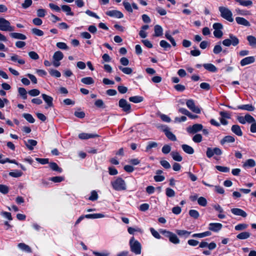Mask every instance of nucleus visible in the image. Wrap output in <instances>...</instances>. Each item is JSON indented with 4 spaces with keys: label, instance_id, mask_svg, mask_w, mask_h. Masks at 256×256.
<instances>
[{
    "label": "nucleus",
    "instance_id": "nucleus-63",
    "mask_svg": "<svg viewBox=\"0 0 256 256\" xmlns=\"http://www.w3.org/2000/svg\"><path fill=\"white\" fill-rule=\"evenodd\" d=\"M123 5L125 8V9L130 12H132V6L130 4L127 2H124Z\"/></svg>",
    "mask_w": 256,
    "mask_h": 256
},
{
    "label": "nucleus",
    "instance_id": "nucleus-32",
    "mask_svg": "<svg viewBox=\"0 0 256 256\" xmlns=\"http://www.w3.org/2000/svg\"><path fill=\"white\" fill-rule=\"evenodd\" d=\"M170 155L175 161L181 162L182 160V156L177 152H172L170 153Z\"/></svg>",
    "mask_w": 256,
    "mask_h": 256
},
{
    "label": "nucleus",
    "instance_id": "nucleus-64",
    "mask_svg": "<svg viewBox=\"0 0 256 256\" xmlns=\"http://www.w3.org/2000/svg\"><path fill=\"white\" fill-rule=\"evenodd\" d=\"M29 56L32 60H36L39 58V56L35 52L32 51L28 52Z\"/></svg>",
    "mask_w": 256,
    "mask_h": 256
},
{
    "label": "nucleus",
    "instance_id": "nucleus-17",
    "mask_svg": "<svg viewBox=\"0 0 256 256\" xmlns=\"http://www.w3.org/2000/svg\"><path fill=\"white\" fill-rule=\"evenodd\" d=\"M98 136H99L98 134H95L81 133L78 134V138L81 140H87Z\"/></svg>",
    "mask_w": 256,
    "mask_h": 256
},
{
    "label": "nucleus",
    "instance_id": "nucleus-1",
    "mask_svg": "<svg viewBox=\"0 0 256 256\" xmlns=\"http://www.w3.org/2000/svg\"><path fill=\"white\" fill-rule=\"evenodd\" d=\"M111 184L113 188L117 191L124 190L126 189V185L124 180L120 177L111 182Z\"/></svg>",
    "mask_w": 256,
    "mask_h": 256
},
{
    "label": "nucleus",
    "instance_id": "nucleus-37",
    "mask_svg": "<svg viewBox=\"0 0 256 256\" xmlns=\"http://www.w3.org/2000/svg\"><path fill=\"white\" fill-rule=\"evenodd\" d=\"M62 10L66 12V15L73 16L74 15V12H72L71 8L67 5L62 6Z\"/></svg>",
    "mask_w": 256,
    "mask_h": 256
},
{
    "label": "nucleus",
    "instance_id": "nucleus-2",
    "mask_svg": "<svg viewBox=\"0 0 256 256\" xmlns=\"http://www.w3.org/2000/svg\"><path fill=\"white\" fill-rule=\"evenodd\" d=\"M130 250L136 254H140L141 253L142 246L139 242L136 240L134 237H132L130 240Z\"/></svg>",
    "mask_w": 256,
    "mask_h": 256
},
{
    "label": "nucleus",
    "instance_id": "nucleus-7",
    "mask_svg": "<svg viewBox=\"0 0 256 256\" xmlns=\"http://www.w3.org/2000/svg\"><path fill=\"white\" fill-rule=\"evenodd\" d=\"M118 106L120 108H122V110L126 113H130L131 112V106L124 98L120 100L118 102Z\"/></svg>",
    "mask_w": 256,
    "mask_h": 256
},
{
    "label": "nucleus",
    "instance_id": "nucleus-50",
    "mask_svg": "<svg viewBox=\"0 0 256 256\" xmlns=\"http://www.w3.org/2000/svg\"><path fill=\"white\" fill-rule=\"evenodd\" d=\"M211 206L215 210L219 213H222L224 212L223 208L218 204H212Z\"/></svg>",
    "mask_w": 256,
    "mask_h": 256
},
{
    "label": "nucleus",
    "instance_id": "nucleus-31",
    "mask_svg": "<svg viewBox=\"0 0 256 256\" xmlns=\"http://www.w3.org/2000/svg\"><path fill=\"white\" fill-rule=\"evenodd\" d=\"M246 39L248 42V44L252 47L256 46V38L253 36H248Z\"/></svg>",
    "mask_w": 256,
    "mask_h": 256
},
{
    "label": "nucleus",
    "instance_id": "nucleus-15",
    "mask_svg": "<svg viewBox=\"0 0 256 256\" xmlns=\"http://www.w3.org/2000/svg\"><path fill=\"white\" fill-rule=\"evenodd\" d=\"M255 61L254 56H248L241 60L240 64L242 66H245L246 65L252 64Z\"/></svg>",
    "mask_w": 256,
    "mask_h": 256
},
{
    "label": "nucleus",
    "instance_id": "nucleus-58",
    "mask_svg": "<svg viewBox=\"0 0 256 256\" xmlns=\"http://www.w3.org/2000/svg\"><path fill=\"white\" fill-rule=\"evenodd\" d=\"M22 172L18 170H16L15 172H9V175L14 178L20 177L22 176Z\"/></svg>",
    "mask_w": 256,
    "mask_h": 256
},
{
    "label": "nucleus",
    "instance_id": "nucleus-42",
    "mask_svg": "<svg viewBox=\"0 0 256 256\" xmlns=\"http://www.w3.org/2000/svg\"><path fill=\"white\" fill-rule=\"evenodd\" d=\"M118 68L122 70L124 74H130L132 72V70L128 67H122V66H118Z\"/></svg>",
    "mask_w": 256,
    "mask_h": 256
},
{
    "label": "nucleus",
    "instance_id": "nucleus-28",
    "mask_svg": "<svg viewBox=\"0 0 256 256\" xmlns=\"http://www.w3.org/2000/svg\"><path fill=\"white\" fill-rule=\"evenodd\" d=\"M235 138L233 136H224L221 140V144H224V143H232L234 142Z\"/></svg>",
    "mask_w": 256,
    "mask_h": 256
},
{
    "label": "nucleus",
    "instance_id": "nucleus-30",
    "mask_svg": "<svg viewBox=\"0 0 256 256\" xmlns=\"http://www.w3.org/2000/svg\"><path fill=\"white\" fill-rule=\"evenodd\" d=\"M250 234L248 232H242L236 236V238L239 240H246L249 238Z\"/></svg>",
    "mask_w": 256,
    "mask_h": 256
},
{
    "label": "nucleus",
    "instance_id": "nucleus-35",
    "mask_svg": "<svg viewBox=\"0 0 256 256\" xmlns=\"http://www.w3.org/2000/svg\"><path fill=\"white\" fill-rule=\"evenodd\" d=\"M165 135L170 140L173 142H176L177 139L176 136L172 133L170 130H165Z\"/></svg>",
    "mask_w": 256,
    "mask_h": 256
},
{
    "label": "nucleus",
    "instance_id": "nucleus-19",
    "mask_svg": "<svg viewBox=\"0 0 256 256\" xmlns=\"http://www.w3.org/2000/svg\"><path fill=\"white\" fill-rule=\"evenodd\" d=\"M236 21L238 24L240 25L244 26H250V22L246 18L242 17H236Z\"/></svg>",
    "mask_w": 256,
    "mask_h": 256
},
{
    "label": "nucleus",
    "instance_id": "nucleus-61",
    "mask_svg": "<svg viewBox=\"0 0 256 256\" xmlns=\"http://www.w3.org/2000/svg\"><path fill=\"white\" fill-rule=\"evenodd\" d=\"M192 140L196 143H199L202 140V136L200 134H196L192 138Z\"/></svg>",
    "mask_w": 256,
    "mask_h": 256
},
{
    "label": "nucleus",
    "instance_id": "nucleus-21",
    "mask_svg": "<svg viewBox=\"0 0 256 256\" xmlns=\"http://www.w3.org/2000/svg\"><path fill=\"white\" fill-rule=\"evenodd\" d=\"M236 2L242 6L248 8L252 6L253 4L251 0H236Z\"/></svg>",
    "mask_w": 256,
    "mask_h": 256
},
{
    "label": "nucleus",
    "instance_id": "nucleus-38",
    "mask_svg": "<svg viewBox=\"0 0 256 256\" xmlns=\"http://www.w3.org/2000/svg\"><path fill=\"white\" fill-rule=\"evenodd\" d=\"M158 146V144L157 142H152V141L149 142L148 143V145L146 146V151L147 152H149L150 149H152V148H156Z\"/></svg>",
    "mask_w": 256,
    "mask_h": 256
},
{
    "label": "nucleus",
    "instance_id": "nucleus-45",
    "mask_svg": "<svg viewBox=\"0 0 256 256\" xmlns=\"http://www.w3.org/2000/svg\"><path fill=\"white\" fill-rule=\"evenodd\" d=\"M230 38L232 45L233 46H236L238 44L239 40L236 36L232 34H230Z\"/></svg>",
    "mask_w": 256,
    "mask_h": 256
},
{
    "label": "nucleus",
    "instance_id": "nucleus-20",
    "mask_svg": "<svg viewBox=\"0 0 256 256\" xmlns=\"http://www.w3.org/2000/svg\"><path fill=\"white\" fill-rule=\"evenodd\" d=\"M238 109L245 110L248 112H253L255 110V108L252 104H247L238 106L237 107Z\"/></svg>",
    "mask_w": 256,
    "mask_h": 256
},
{
    "label": "nucleus",
    "instance_id": "nucleus-39",
    "mask_svg": "<svg viewBox=\"0 0 256 256\" xmlns=\"http://www.w3.org/2000/svg\"><path fill=\"white\" fill-rule=\"evenodd\" d=\"M176 234L181 236H184L185 238H187L190 234L191 232H188L186 230H176Z\"/></svg>",
    "mask_w": 256,
    "mask_h": 256
},
{
    "label": "nucleus",
    "instance_id": "nucleus-11",
    "mask_svg": "<svg viewBox=\"0 0 256 256\" xmlns=\"http://www.w3.org/2000/svg\"><path fill=\"white\" fill-rule=\"evenodd\" d=\"M186 105L188 108L194 112L196 114H200V108L196 106L194 100L192 99L187 100Z\"/></svg>",
    "mask_w": 256,
    "mask_h": 256
},
{
    "label": "nucleus",
    "instance_id": "nucleus-5",
    "mask_svg": "<svg viewBox=\"0 0 256 256\" xmlns=\"http://www.w3.org/2000/svg\"><path fill=\"white\" fill-rule=\"evenodd\" d=\"M160 232L164 234L165 236L169 238V240L174 244H178L180 242V240L178 238L177 236L166 230H162Z\"/></svg>",
    "mask_w": 256,
    "mask_h": 256
},
{
    "label": "nucleus",
    "instance_id": "nucleus-47",
    "mask_svg": "<svg viewBox=\"0 0 256 256\" xmlns=\"http://www.w3.org/2000/svg\"><path fill=\"white\" fill-rule=\"evenodd\" d=\"M165 36L166 38L170 40V42H171L172 44L174 46H176V44L175 42V40L174 38L170 34L169 32H166L165 34Z\"/></svg>",
    "mask_w": 256,
    "mask_h": 256
},
{
    "label": "nucleus",
    "instance_id": "nucleus-40",
    "mask_svg": "<svg viewBox=\"0 0 256 256\" xmlns=\"http://www.w3.org/2000/svg\"><path fill=\"white\" fill-rule=\"evenodd\" d=\"M81 82L85 84H92L94 83V80L91 77H86L82 78Z\"/></svg>",
    "mask_w": 256,
    "mask_h": 256
},
{
    "label": "nucleus",
    "instance_id": "nucleus-26",
    "mask_svg": "<svg viewBox=\"0 0 256 256\" xmlns=\"http://www.w3.org/2000/svg\"><path fill=\"white\" fill-rule=\"evenodd\" d=\"M64 58V54L60 51H56L52 56V60L60 61Z\"/></svg>",
    "mask_w": 256,
    "mask_h": 256
},
{
    "label": "nucleus",
    "instance_id": "nucleus-6",
    "mask_svg": "<svg viewBox=\"0 0 256 256\" xmlns=\"http://www.w3.org/2000/svg\"><path fill=\"white\" fill-rule=\"evenodd\" d=\"M236 120L240 124H244L246 122L250 124L255 121L254 118L248 114H246L244 116H238Z\"/></svg>",
    "mask_w": 256,
    "mask_h": 256
},
{
    "label": "nucleus",
    "instance_id": "nucleus-12",
    "mask_svg": "<svg viewBox=\"0 0 256 256\" xmlns=\"http://www.w3.org/2000/svg\"><path fill=\"white\" fill-rule=\"evenodd\" d=\"M106 14L118 18H121L124 17V14L122 12L117 10H109L106 12Z\"/></svg>",
    "mask_w": 256,
    "mask_h": 256
},
{
    "label": "nucleus",
    "instance_id": "nucleus-27",
    "mask_svg": "<svg viewBox=\"0 0 256 256\" xmlns=\"http://www.w3.org/2000/svg\"><path fill=\"white\" fill-rule=\"evenodd\" d=\"M182 148L185 152L188 154H192L194 152V150L193 148L188 144H182Z\"/></svg>",
    "mask_w": 256,
    "mask_h": 256
},
{
    "label": "nucleus",
    "instance_id": "nucleus-46",
    "mask_svg": "<svg viewBox=\"0 0 256 256\" xmlns=\"http://www.w3.org/2000/svg\"><path fill=\"white\" fill-rule=\"evenodd\" d=\"M31 31L32 34L36 36H41L44 34V32L42 30L36 28H32Z\"/></svg>",
    "mask_w": 256,
    "mask_h": 256
},
{
    "label": "nucleus",
    "instance_id": "nucleus-49",
    "mask_svg": "<svg viewBox=\"0 0 256 256\" xmlns=\"http://www.w3.org/2000/svg\"><path fill=\"white\" fill-rule=\"evenodd\" d=\"M9 192L8 187L4 184H0V192L2 194H7Z\"/></svg>",
    "mask_w": 256,
    "mask_h": 256
},
{
    "label": "nucleus",
    "instance_id": "nucleus-53",
    "mask_svg": "<svg viewBox=\"0 0 256 256\" xmlns=\"http://www.w3.org/2000/svg\"><path fill=\"white\" fill-rule=\"evenodd\" d=\"M248 225L245 224H238L235 226L234 228L236 230H242L248 228Z\"/></svg>",
    "mask_w": 256,
    "mask_h": 256
},
{
    "label": "nucleus",
    "instance_id": "nucleus-62",
    "mask_svg": "<svg viewBox=\"0 0 256 256\" xmlns=\"http://www.w3.org/2000/svg\"><path fill=\"white\" fill-rule=\"evenodd\" d=\"M50 74L52 76L56 78H60L61 76L60 72L56 70H52L50 71Z\"/></svg>",
    "mask_w": 256,
    "mask_h": 256
},
{
    "label": "nucleus",
    "instance_id": "nucleus-55",
    "mask_svg": "<svg viewBox=\"0 0 256 256\" xmlns=\"http://www.w3.org/2000/svg\"><path fill=\"white\" fill-rule=\"evenodd\" d=\"M166 194L167 196L172 198L175 196V192L170 188H166Z\"/></svg>",
    "mask_w": 256,
    "mask_h": 256
},
{
    "label": "nucleus",
    "instance_id": "nucleus-22",
    "mask_svg": "<svg viewBox=\"0 0 256 256\" xmlns=\"http://www.w3.org/2000/svg\"><path fill=\"white\" fill-rule=\"evenodd\" d=\"M10 36L14 38L18 39L21 40H25L26 39V36L18 32H12L10 34Z\"/></svg>",
    "mask_w": 256,
    "mask_h": 256
},
{
    "label": "nucleus",
    "instance_id": "nucleus-54",
    "mask_svg": "<svg viewBox=\"0 0 256 256\" xmlns=\"http://www.w3.org/2000/svg\"><path fill=\"white\" fill-rule=\"evenodd\" d=\"M50 180L54 182H60L64 180V178L60 176H54L50 178Z\"/></svg>",
    "mask_w": 256,
    "mask_h": 256
},
{
    "label": "nucleus",
    "instance_id": "nucleus-48",
    "mask_svg": "<svg viewBox=\"0 0 256 256\" xmlns=\"http://www.w3.org/2000/svg\"><path fill=\"white\" fill-rule=\"evenodd\" d=\"M160 45L161 47L163 48L165 50L170 48L171 46L166 41L164 40H162L160 42Z\"/></svg>",
    "mask_w": 256,
    "mask_h": 256
},
{
    "label": "nucleus",
    "instance_id": "nucleus-29",
    "mask_svg": "<svg viewBox=\"0 0 256 256\" xmlns=\"http://www.w3.org/2000/svg\"><path fill=\"white\" fill-rule=\"evenodd\" d=\"M154 36H161L163 34V29L162 27L160 25H156L154 28Z\"/></svg>",
    "mask_w": 256,
    "mask_h": 256
},
{
    "label": "nucleus",
    "instance_id": "nucleus-56",
    "mask_svg": "<svg viewBox=\"0 0 256 256\" xmlns=\"http://www.w3.org/2000/svg\"><path fill=\"white\" fill-rule=\"evenodd\" d=\"M171 150V146L168 144H165L162 148V152L164 154H168Z\"/></svg>",
    "mask_w": 256,
    "mask_h": 256
},
{
    "label": "nucleus",
    "instance_id": "nucleus-14",
    "mask_svg": "<svg viewBox=\"0 0 256 256\" xmlns=\"http://www.w3.org/2000/svg\"><path fill=\"white\" fill-rule=\"evenodd\" d=\"M222 225L220 223L209 224V230L214 232H219L222 228Z\"/></svg>",
    "mask_w": 256,
    "mask_h": 256
},
{
    "label": "nucleus",
    "instance_id": "nucleus-52",
    "mask_svg": "<svg viewBox=\"0 0 256 256\" xmlns=\"http://www.w3.org/2000/svg\"><path fill=\"white\" fill-rule=\"evenodd\" d=\"M216 168L218 171L223 172H230V168L227 166H216Z\"/></svg>",
    "mask_w": 256,
    "mask_h": 256
},
{
    "label": "nucleus",
    "instance_id": "nucleus-4",
    "mask_svg": "<svg viewBox=\"0 0 256 256\" xmlns=\"http://www.w3.org/2000/svg\"><path fill=\"white\" fill-rule=\"evenodd\" d=\"M14 28L10 25V22L4 18H0V30L5 32L14 31Z\"/></svg>",
    "mask_w": 256,
    "mask_h": 256
},
{
    "label": "nucleus",
    "instance_id": "nucleus-23",
    "mask_svg": "<svg viewBox=\"0 0 256 256\" xmlns=\"http://www.w3.org/2000/svg\"><path fill=\"white\" fill-rule=\"evenodd\" d=\"M24 142L26 146L30 150H32L34 147L37 144V142L34 140H28L26 142L25 141Z\"/></svg>",
    "mask_w": 256,
    "mask_h": 256
},
{
    "label": "nucleus",
    "instance_id": "nucleus-13",
    "mask_svg": "<svg viewBox=\"0 0 256 256\" xmlns=\"http://www.w3.org/2000/svg\"><path fill=\"white\" fill-rule=\"evenodd\" d=\"M42 96L44 101L47 104V106H46L45 108H48V107L53 106V98L52 96H48L46 94H42Z\"/></svg>",
    "mask_w": 256,
    "mask_h": 256
},
{
    "label": "nucleus",
    "instance_id": "nucleus-9",
    "mask_svg": "<svg viewBox=\"0 0 256 256\" xmlns=\"http://www.w3.org/2000/svg\"><path fill=\"white\" fill-rule=\"evenodd\" d=\"M203 126L202 124H196L186 128V132L189 134H194L202 130Z\"/></svg>",
    "mask_w": 256,
    "mask_h": 256
},
{
    "label": "nucleus",
    "instance_id": "nucleus-10",
    "mask_svg": "<svg viewBox=\"0 0 256 256\" xmlns=\"http://www.w3.org/2000/svg\"><path fill=\"white\" fill-rule=\"evenodd\" d=\"M222 153V150L218 148H209V158L214 156L215 160H220L218 156H220Z\"/></svg>",
    "mask_w": 256,
    "mask_h": 256
},
{
    "label": "nucleus",
    "instance_id": "nucleus-25",
    "mask_svg": "<svg viewBox=\"0 0 256 256\" xmlns=\"http://www.w3.org/2000/svg\"><path fill=\"white\" fill-rule=\"evenodd\" d=\"M10 60L14 62H18L20 64H25V60L16 54H14L10 57Z\"/></svg>",
    "mask_w": 256,
    "mask_h": 256
},
{
    "label": "nucleus",
    "instance_id": "nucleus-16",
    "mask_svg": "<svg viewBox=\"0 0 256 256\" xmlns=\"http://www.w3.org/2000/svg\"><path fill=\"white\" fill-rule=\"evenodd\" d=\"M231 212L236 216H241L243 218H246L247 216V214L242 210L238 208H233L231 209Z\"/></svg>",
    "mask_w": 256,
    "mask_h": 256
},
{
    "label": "nucleus",
    "instance_id": "nucleus-44",
    "mask_svg": "<svg viewBox=\"0 0 256 256\" xmlns=\"http://www.w3.org/2000/svg\"><path fill=\"white\" fill-rule=\"evenodd\" d=\"M22 116L29 122L34 123L35 121L34 118L32 114H24Z\"/></svg>",
    "mask_w": 256,
    "mask_h": 256
},
{
    "label": "nucleus",
    "instance_id": "nucleus-41",
    "mask_svg": "<svg viewBox=\"0 0 256 256\" xmlns=\"http://www.w3.org/2000/svg\"><path fill=\"white\" fill-rule=\"evenodd\" d=\"M244 167H254L256 166V162L253 159H248L244 164Z\"/></svg>",
    "mask_w": 256,
    "mask_h": 256
},
{
    "label": "nucleus",
    "instance_id": "nucleus-34",
    "mask_svg": "<svg viewBox=\"0 0 256 256\" xmlns=\"http://www.w3.org/2000/svg\"><path fill=\"white\" fill-rule=\"evenodd\" d=\"M50 167L52 170L60 173L62 172V168H60L56 162H52L50 163Z\"/></svg>",
    "mask_w": 256,
    "mask_h": 256
},
{
    "label": "nucleus",
    "instance_id": "nucleus-51",
    "mask_svg": "<svg viewBox=\"0 0 256 256\" xmlns=\"http://www.w3.org/2000/svg\"><path fill=\"white\" fill-rule=\"evenodd\" d=\"M56 46L61 50H68V47L66 45V44L63 42H58L56 44Z\"/></svg>",
    "mask_w": 256,
    "mask_h": 256
},
{
    "label": "nucleus",
    "instance_id": "nucleus-43",
    "mask_svg": "<svg viewBox=\"0 0 256 256\" xmlns=\"http://www.w3.org/2000/svg\"><path fill=\"white\" fill-rule=\"evenodd\" d=\"M19 94L22 96L24 100L27 98V92L26 89L24 88H20L18 89Z\"/></svg>",
    "mask_w": 256,
    "mask_h": 256
},
{
    "label": "nucleus",
    "instance_id": "nucleus-59",
    "mask_svg": "<svg viewBox=\"0 0 256 256\" xmlns=\"http://www.w3.org/2000/svg\"><path fill=\"white\" fill-rule=\"evenodd\" d=\"M28 94L32 96H38L40 94V92L38 89H32L28 92Z\"/></svg>",
    "mask_w": 256,
    "mask_h": 256
},
{
    "label": "nucleus",
    "instance_id": "nucleus-3",
    "mask_svg": "<svg viewBox=\"0 0 256 256\" xmlns=\"http://www.w3.org/2000/svg\"><path fill=\"white\" fill-rule=\"evenodd\" d=\"M219 10L220 12L221 16L228 21L232 22L234 18H232V12L227 8L224 6L219 7Z\"/></svg>",
    "mask_w": 256,
    "mask_h": 256
},
{
    "label": "nucleus",
    "instance_id": "nucleus-24",
    "mask_svg": "<svg viewBox=\"0 0 256 256\" xmlns=\"http://www.w3.org/2000/svg\"><path fill=\"white\" fill-rule=\"evenodd\" d=\"M84 217L86 218L96 219L104 218V216L102 214H86L84 215Z\"/></svg>",
    "mask_w": 256,
    "mask_h": 256
},
{
    "label": "nucleus",
    "instance_id": "nucleus-57",
    "mask_svg": "<svg viewBox=\"0 0 256 256\" xmlns=\"http://www.w3.org/2000/svg\"><path fill=\"white\" fill-rule=\"evenodd\" d=\"M46 10L44 8H39L36 10L37 16L40 18H43L46 16Z\"/></svg>",
    "mask_w": 256,
    "mask_h": 256
},
{
    "label": "nucleus",
    "instance_id": "nucleus-36",
    "mask_svg": "<svg viewBox=\"0 0 256 256\" xmlns=\"http://www.w3.org/2000/svg\"><path fill=\"white\" fill-rule=\"evenodd\" d=\"M18 248H20V250L28 252H31V248H30V247L24 243L18 244Z\"/></svg>",
    "mask_w": 256,
    "mask_h": 256
},
{
    "label": "nucleus",
    "instance_id": "nucleus-33",
    "mask_svg": "<svg viewBox=\"0 0 256 256\" xmlns=\"http://www.w3.org/2000/svg\"><path fill=\"white\" fill-rule=\"evenodd\" d=\"M143 98L140 96H136L129 98V100L134 103H139L143 101Z\"/></svg>",
    "mask_w": 256,
    "mask_h": 256
},
{
    "label": "nucleus",
    "instance_id": "nucleus-60",
    "mask_svg": "<svg viewBox=\"0 0 256 256\" xmlns=\"http://www.w3.org/2000/svg\"><path fill=\"white\" fill-rule=\"evenodd\" d=\"M198 202L201 206H206L207 204V200L201 196L198 199Z\"/></svg>",
    "mask_w": 256,
    "mask_h": 256
},
{
    "label": "nucleus",
    "instance_id": "nucleus-18",
    "mask_svg": "<svg viewBox=\"0 0 256 256\" xmlns=\"http://www.w3.org/2000/svg\"><path fill=\"white\" fill-rule=\"evenodd\" d=\"M232 132L238 136H242V132L240 126L238 124L232 125L231 128Z\"/></svg>",
    "mask_w": 256,
    "mask_h": 256
},
{
    "label": "nucleus",
    "instance_id": "nucleus-8",
    "mask_svg": "<svg viewBox=\"0 0 256 256\" xmlns=\"http://www.w3.org/2000/svg\"><path fill=\"white\" fill-rule=\"evenodd\" d=\"M212 27L214 29V36L216 38H220L223 35V32L222 30L223 28L222 25L220 23L216 22L213 24Z\"/></svg>",
    "mask_w": 256,
    "mask_h": 256
}]
</instances>
